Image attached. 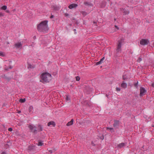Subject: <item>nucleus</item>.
<instances>
[{"label":"nucleus","mask_w":154,"mask_h":154,"mask_svg":"<svg viewBox=\"0 0 154 154\" xmlns=\"http://www.w3.org/2000/svg\"><path fill=\"white\" fill-rule=\"evenodd\" d=\"M48 21L45 20L42 21L37 26V29L40 32H44L48 31Z\"/></svg>","instance_id":"nucleus-1"},{"label":"nucleus","mask_w":154,"mask_h":154,"mask_svg":"<svg viewBox=\"0 0 154 154\" xmlns=\"http://www.w3.org/2000/svg\"><path fill=\"white\" fill-rule=\"evenodd\" d=\"M41 79L40 82L44 84L49 82L51 79V75L47 72L42 73L40 75Z\"/></svg>","instance_id":"nucleus-2"},{"label":"nucleus","mask_w":154,"mask_h":154,"mask_svg":"<svg viewBox=\"0 0 154 154\" xmlns=\"http://www.w3.org/2000/svg\"><path fill=\"white\" fill-rule=\"evenodd\" d=\"M28 128L30 130V132L33 134H37V130L36 129V127L32 125H29Z\"/></svg>","instance_id":"nucleus-3"},{"label":"nucleus","mask_w":154,"mask_h":154,"mask_svg":"<svg viewBox=\"0 0 154 154\" xmlns=\"http://www.w3.org/2000/svg\"><path fill=\"white\" fill-rule=\"evenodd\" d=\"M36 148L35 146L30 145L28 147V150L30 153H34L36 152Z\"/></svg>","instance_id":"nucleus-4"},{"label":"nucleus","mask_w":154,"mask_h":154,"mask_svg":"<svg viewBox=\"0 0 154 154\" xmlns=\"http://www.w3.org/2000/svg\"><path fill=\"white\" fill-rule=\"evenodd\" d=\"M140 97H142L143 96L145 95L147 92L145 88L142 87H140Z\"/></svg>","instance_id":"nucleus-5"},{"label":"nucleus","mask_w":154,"mask_h":154,"mask_svg":"<svg viewBox=\"0 0 154 154\" xmlns=\"http://www.w3.org/2000/svg\"><path fill=\"white\" fill-rule=\"evenodd\" d=\"M121 48L117 47V48L115 51V57H118L120 56V54L121 53Z\"/></svg>","instance_id":"nucleus-6"},{"label":"nucleus","mask_w":154,"mask_h":154,"mask_svg":"<svg viewBox=\"0 0 154 154\" xmlns=\"http://www.w3.org/2000/svg\"><path fill=\"white\" fill-rule=\"evenodd\" d=\"M140 43L142 45H148L149 42L148 39H142L140 41Z\"/></svg>","instance_id":"nucleus-7"},{"label":"nucleus","mask_w":154,"mask_h":154,"mask_svg":"<svg viewBox=\"0 0 154 154\" xmlns=\"http://www.w3.org/2000/svg\"><path fill=\"white\" fill-rule=\"evenodd\" d=\"M119 125V120H114V123L113 124V127L116 129L118 128Z\"/></svg>","instance_id":"nucleus-8"},{"label":"nucleus","mask_w":154,"mask_h":154,"mask_svg":"<svg viewBox=\"0 0 154 154\" xmlns=\"http://www.w3.org/2000/svg\"><path fill=\"white\" fill-rule=\"evenodd\" d=\"M124 42V39L123 38H121L120 40L118 41V44L117 45V47L121 48L122 44Z\"/></svg>","instance_id":"nucleus-9"},{"label":"nucleus","mask_w":154,"mask_h":154,"mask_svg":"<svg viewBox=\"0 0 154 154\" xmlns=\"http://www.w3.org/2000/svg\"><path fill=\"white\" fill-rule=\"evenodd\" d=\"M36 128H37V133L38 132H40L42 131L43 130L42 125L39 124H38L37 127H36Z\"/></svg>","instance_id":"nucleus-10"},{"label":"nucleus","mask_w":154,"mask_h":154,"mask_svg":"<svg viewBox=\"0 0 154 154\" xmlns=\"http://www.w3.org/2000/svg\"><path fill=\"white\" fill-rule=\"evenodd\" d=\"M78 6L76 4H72L69 5L68 7L70 9H72L74 8H76Z\"/></svg>","instance_id":"nucleus-11"},{"label":"nucleus","mask_w":154,"mask_h":154,"mask_svg":"<svg viewBox=\"0 0 154 154\" xmlns=\"http://www.w3.org/2000/svg\"><path fill=\"white\" fill-rule=\"evenodd\" d=\"M93 90L92 88L89 87V86H86L85 91H87L88 93H90Z\"/></svg>","instance_id":"nucleus-12"},{"label":"nucleus","mask_w":154,"mask_h":154,"mask_svg":"<svg viewBox=\"0 0 154 154\" xmlns=\"http://www.w3.org/2000/svg\"><path fill=\"white\" fill-rule=\"evenodd\" d=\"M15 47L17 49L19 48H21L22 47V44L21 43H17L15 44L14 45Z\"/></svg>","instance_id":"nucleus-13"},{"label":"nucleus","mask_w":154,"mask_h":154,"mask_svg":"<svg viewBox=\"0 0 154 154\" xmlns=\"http://www.w3.org/2000/svg\"><path fill=\"white\" fill-rule=\"evenodd\" d=\"M106 4V2L105 1H103L101 3L100 6L101 8H103L105 7Z\"/></svg>","instance_id":"nucleus-14"},{"label":"nucleus","mask_w":154,"mask_h":154,"mask_svg":"<svg viewBox=\"0 0 154 154\" xmlns=\"http://www.w3.org/2000/svg\"><path fill=\"white\" fill-rule=\"evenodd\" d=\"M51 125H52L54 127L55 125V123L54 122L51 121L48 122V126H50Z\"/></svg>","instance_id":"nucleus-15"},{"label":"nucleus","mask_w":154,"mask_h":154,"mask_svg":"<svg viewBox=\"0 0 154 154\" xmlns=\"http://www.w3.org/2000/svg\"><path fill=\"white\" fill-rule=\"evenodd\" d=\"M51 7L55 11H58L60 9L59 7L55 5H52Z\"/></svg>","instance_id":"nucleus-16"},{"label":"nucleus","mask_w":154,"mask_h":154,"mask_svg":"<svg viewBox=\"0 0 154 154\" xmlns=\"http://www.w3.org/2000/svg\"><path fill=\"white\" fill-rule=\"evenodd\" d=\"M84 4L87 6H93V4L91 3L90 2H84Z\"/></svg>","instance_id":"nucleus-17"},{"label":"nucleus","mask_w":154,"mask_h":154,"mask_svg":"<svg viewBox=\"0 0 154 154\" xmlns=\"http://www.w3.org/2000/svg\"><path fill=\"white\" fill-rule=\"evenodd\" d=\"M127 84L125 83L124 81H123L122 83L121 84V86L122 88H126L127 87Z\"/></svg>","instance_id":"nucleus-18"},{"label":"nucleus","mask_w":154,"mask_h":154,"mask_svg":"<svg viewBox=\"0 0 154 154\" xmlns=\"http://www.w3.org/2000/svg\"><path fill=\"white\" fill-rule=\"evenodd\" d=\"M122 11L124 14V15L128 14L129 13V11L127 10L125 8L123 9Z\"/></svg>","instance_id":"nucleus-19"},{"label":"nucleus","mask_w":154,"mask_h":154,"mask_svg":"<svg viewBox=\"0 0 154 154\" xmlns=\"http://www.w3.org/2000/svg\"><path fill=\"white\" fill-rule=\"evenodd\" d=\"M125 146V144L124 143H122L118 145V147L119 148H121Z\"/></svg>","instance_id":"nucleus-20"},{"label":"nucleus","mask_w":154,"mask_h":154,"mask_svg":"<svg viewBox=\"0 0 154 154\" xmlns=\"http://www.w3.org/2000/svg\"><path fill=\"white\" fill-rule=\"evenodd\" d=\"M74 121V120L73 119H72L69 122L67 123L66 124V125L67 126H69L70 125H71L73 124V122Z\"/></svg>","instance_id":"nucleus-21"},{"label":"nucleus","mask_w":154,"mask_h":154,"mask_svg":"<svg viewBox=\"0 0 154 154\" xmlns=\"http://www.w3.org/2000/svg\"><path fill=\"white\" fill-rule=\"evenodd\" d=\"M98 136L99 138H100L101 140H103L104 139V136L103 135L100 134L98 135Z\"/></svg>","instance_id":"nucleus-22"},{"label":"nucleus","mask_w":154,"mask_h":154,"mask_svg":"<svg viewBox=\"0 0 154 154\" xmlns=\"http://www.w3.org/2000/svg\"><path fill=\"white\" fill-rule=\"evenodd\" d=\"M33 109V107L32 106H30L28 109L30 113H32Z\"/></svg>","instance_id":"nucleus-23"},{"label":"nucleus","mask_w":154,"mask_h":154,"mask_svg":"<svg viewBox=\"0 0 154 154\" xmlns=\"http://www.w3.org/2000/svg\"><path fill=\"white\" fill-rule=\"evenodd\" d=\"M11 143H10V144H8V143H6L4 145V147L6 149H7V148H8L9 147L11 146Z\"/></svg>","instance_id":"nucleus-24"},{"label":"nucleus","mask_w":154,"mask_h":154,"mask_svg":"<svg viewBox=\"0 0 154 154\" xmlns=\"http://www.w3.org/2000/svg\"><path fill=\"white\" fill-rule=\"evenodd\" d=\"M27 68L28 69L30 68V69H33L35 68V66H32L31 64L29 63H28Z\"/></svg>","instance_id":"nucleus-25"},{"label":"nucleus","mask_w":154,"mask_h":154,"mask_svg":"<svg viewBox=\"0 0 154 154\" xmlns=\"http://www.w3.org/2000/svg\"><path fill=\"white\" fill-rule=\"evenodd\" d=\"M106 129H107L110 130L112 133H113L115 132L114 129L113 128L108 127L106 128Z\"/></svg>","instance_id":"nucleus-26"},{"label":"nucleus","mask_w":154,"mask_h":154,"mask_svg":"<svg viewBox=\"0 0 154 154\" xmlns=\"http://www.w3.org/2000/svg\"><path fill=\"white\" fill-rule=\"evenodd\" d=\"M81 13L83 15V16L84 17L87 14V13L85 11H81Z\"/></svg>","instance_id":"nucleus-27"},{"label":"nucleus","mask_w":154,"mask_h":154,"mask_svg":"<svg viewBox=\"0 0 154 154\" xmlns=\"http://www.w3.org/2000/svg\"><path fill=\"white\" fill-rule=\"evenodd\" d=\"M43 141H41L40 140L39 141L38 144H37V145L38 146H42L44 144L43 143Z\"/></svg>","instance_id":"nucleus-28"},{"label":"nucleus","mask_w":154,"mask_h":154,"mask_svg":"<svg viewBox=\"0 0 154 154\" xmlns=\"http://www.w3.org/2000/svg\"><path fill=\"white\" fill-rule=\"evenodd\" d=\"M122 79L124 80L127 79H128V76L126 75H122Z\"/></svg>","instance_id":"nucleus-29"},{"label":"nucleus","mask_w":154,"mask_h":154,"mask_svg":"<svg viewBox=\"0 0 154 154\" xmlns=\"http://www.w3.org/2000/svg\"><path fill=\"white\" fill-rule=\"evenodd\" d=\"M26 101L25 98L22 99L21 98L19 100V101L21 103H24Z\"/></svg>","instance_id":"nucleus-30"},{"label":"nucleus","mask_w":154,"mask_h":154,"mask_svg":"<svg viewBox=\"0 0 154 154\" xmlns=\"http://www.w3.org/2000/svg\"><path fill=\"white\" fill-rule=\"evenodd\" d=\"M7 8V7L6 6L4 5L1 7V9L4 10H5Z\"/></svg>","instance_id":"nucleus-31"},{"label":"nucleus","mask_w":154,"mask_h":154,"mask_svg":"<svg viewBox=\"0 0 154 154\" xmlns=\"http://www.w3.org/2000/svg\"><path fill=\"white\" fill-rule=\"evenodd\" d=\"M5 55V54L3 52L0 51V56L2 57H4Z\"/></svg>","instance_id":"nucleus-32"},{"label":"nucleus","mask_w":154,"mask_h":154,"mask_svg":"<svg viewBox=\"0 0 154 154\" xmlns=\"http://www.w3.org/2000/svg\"><path fill=\"white\" fill-rule=\"evenodd\" d=\"M6 80H7L8 81H9L11 79V78L10 77H7L5 79Z\"/></svg>","instance_id":"nucleus-33"},{"label":"nucleus","mask_w":154,"mask_h":154,"mask_svg":"<svg viewBox=\"0 0 154 154\" xmlns=\"http://www.w3.org/2000/svg\"><path fill=\"white\" fill-rule=\"evenodd\" d=\"M105 60V57H103L102 58L100 59V60L101 62L102 63L103 62L104 60Z\"/></svg>","instance_id":"nucleus-34"},{"label":"nucleus","mask_w":154,"mask_h":154,"mask_svg":"<svg viewBox=\"0 0 154 154\" xmlns=\"http://www.w3.org/2000/svg\"><path fill=\"white\" fill-rule=\"evenodd\" d=\"M130 2L132 3L137 2L138 0H130Z\"/></svg>","instance_id":"nucleus-35"},{"label":"nucleus","mask_w":154,"mask_h":154,"mask_svg":"<svg viewBox=\"0 0 154 154\" xmlns=\"http://www.w3.org/2000/svg\"><path fill=\"white\" fill-rule=\"evenodd\" d=\"M142 60V58L141 57H139L138 60H137V62H140V61H141Z\"/></svg>","instance_id":"nucleus-36"},{"label":"nucleus","mask_w":154,"mask_h":154,"mask_svg":"<svg viewBox=\"0 0 154 154\" xmlns=\"http://www.w3.org/2000/svg\"><path fill=\"white\" fill-rule=\"evenodd\" d=\"M75 78L77 81H79L80 80V78L79 76H77L75 77Z\"/></svg>","instance_id":"nucleus-37"},{"label":"nucleus","mask_w":154,"mask_h":154,"mask_svg":"<svg viewBox=\"0 0 154 154\" xmlns=\"http://www.w3.org/2000/svg\"><path fill=\"white\" fill-rule=\"evenodd\" d=\"M138 82H137L135 83L134 84V86L136 88H137L138 87Z\"/></svg>","instance_id":"nucleus-38"},{"label":"nucleus","mask_w":154,"mask_h":154,"mask_svg":"<svg viewBox=\"0 0 154 154\" xmlns=\"http://www.w3.org/2000/svg\"><path fill=\"white\" fill-rule=\"evenodd\" d=\"M101 63H102L101 62V61H99L96 63V65H98L100 64H101Z\"/></svg>","instance_id":"nucleus-39"},{"label":"nucleus","mask_w":154,"mask_h":154,"mask_svg":"<svg viewBox=\"0 0 154 154\" xmlns=\"http://www.w3.org/2000/svg\"><path fill=\"white\" fill-rule=\"evenodd\" d=\"M66 100L67 101H69L70 100V99L68 97V96H66Z\"/></svg>","instance_id":"nucleus-40"},{"label":"nucleus","mask_w":154,"mask_h":154,"mask_svg":"<svg viewBox=\"0 0 154 154\" xmlns=\"http://www.w3.org/2000/svg\"><path fill=\"white\" fill-rule=\"evenodd\" d=\"M116 89L117 91H120L121 90L120 88L118 87L116 88Z\"/></svg>","instance_id":"nucleus-41"},{"label":"nucleus","mask_w":154,"mask_h":154,"mask_svg":"<svg viewBox=\"0 0 154 154\" xmlns=\"http://www.w3.org/2000/svg\"><path fill=\"white\" fill-rule=\"evenodd\" d=\"M13 129L11 128H8V130L9 131H12Z\"/></svg>","instance_id":"nucleus-42"},{"label":"nucleus","mask_w":154,"mask_h":154,"mask_svg":"<svg viewBox=\"0 0 154 154\" xmlns=\"http://www.w3.org/2000/svg\"><path fill=\"white\" fill-rule=\"evenodd\" d=\"M4 15V14L2 13H0V17H3Z\"/></svg>","instance_id":"nucleus-43"},{"label":"nucleus","mask_w":154,"mask_h":154,"mask_svg":"<svg viewBox=\"0 0 154 154\" xmlns=\"http://www.w3.org/2000/svg\"><path fill=\"white\" fill-rule=\"evenodd\" d=\"M2 77L5 79H6V78L7 76H6L4 74L2 75Z\"/></svg>","instance_id":"nucleus-44"},{"label":"nucleus","mask_w":154,"mask_h":154,"mask_svg":"<svg viewBox=\"0 0 154 154\" xmlns=\"http://www.w3.org/2000/svg\"><path fill=\"white\" fill-rule=\"evenodd\" d=\"M152 47H154V42L153 41H152Z\"/></svg>","instance_id":"nucleus-45"},{"label":"nucleus","mask_w":154,"mask_h":154,"mask_svg":"<svg viewBox=\"0 0 154 154\" xmlns=\"http://www.w3.org/2000/svg\"><path fill=\"white\" fill-rule=\"evenodd\" d=\"M69 14L68 13H66L64 14V16H65L66 17L69 16Z\"/></svg>","instance_id":"nucleus-46"},{"label":"nucleus","mask_w":154,"mask_h":154,"mask_svg":"<svg viewBox=\"0 0 154 154\" xmlns=\"http://www.w3.org/2000/svg\"><path fill=\"white\" fill-rule=\"evenodd\" d=\"M1 154H7L6 152L4 151H3V152Z\"/></svg>","instance_id":"nucleus-47"},{"label":"nucleus","mask_w":154,"mask_h":154,"mask_svg":"<svg viewBox=\"0 0 154 154\" xmlns=\"http://www.w3.org/2000/svg\"><path fill=\"white\" fill-rule=\"evenodd\" d=\"M91 144L93 146H95L96 145L95 144H94L93 142H92L91 143Z\"/></svg>","instance_id":"nucleus-48"},{"label":"nucleus","mask_w":154,"mask_h":154,"mask_svg":"<svg viewBox=\"0 0 154 154\" xmlns=\"http://www.w3.org/2000/svg\"><path fill=\"white\" fill-rule=\"evenodd\" d=\"M7 143L8 144H10V143H11V142H10V140H7Z\"/></svg>","instance_id":"nucleus-49"},{"label":"nucleus","mask_w":154,"mask_h":154,"mask_svg":"<svg viewBox=\"0 0 154 154\" xmlns=\"http://www.w3.org/2000/svg\"><path fill=\"white\" fill-rule=\"evenodd\" d=\"M54 17V15H51L50 16V18H51V19H52Z\"/></svg>","instance_id":"nucleus-50"},{"label":"nucleus","mask_w":154,"mask_h":154,"mask_svg":"<svg viewBox=\"0 0 154 154\" xmlns=\"http://www.w3.org/2000/svg\"><path fill=\"white\" fill-rule=\"evenodd\" d=\"M151 86L153 88H154V83H152L151 85Z\"/></svg>","instance_id":"nucleus-51"},{"label":"nucleus","mask_w":154,"mask_h":154,"mask_svg":"<svg viewBox=\"0 0 154 154\" xmlns=\"http://www.w3.org/2000/svg\"><path fill=\"white\" fill-rule=\"evenodd\" d=\"M6 12L7 13H10V11L9 10H7L6 11Z\"/></svg>","instance_id":"nucleus-52"},{"label":"nucleus","mask_w":154,"mask_h":154,"mask_svg":"<svg viewBox=\"0 0 154 154\" xmlns=\"http://www.w3.org/2000/svg\"><path fill=\"white\" fill-rule=\"evenodd\" d=\"M8 69L9 68H5V70L6 71H8Z\"/></svg>","instance_id":"nucleus-53"},{"label":"nucleus","mask_w":154,"mask_h":154,"mask_svg":"<svg viewBox=\"0 0 154 154\" xmlns=\"http://www.w3.org/2000/svg\"><path fill=\"white\" fill-rule=\"evenodd\" d=\"M73 31H74V32H75L74 33H75V34H76V32H75V31H76V29H73Z\"/></svg>","instance_id":"nucleus-54"},{"label":"nucleus","mask_w":154,"mask_h":154,"mask_svg":"<svg viewBox=\"0 0 154 154\" xmlns=\"http://www.w3.org/2000/svg\"><path fill=\"white\" fill-rule=\"evenodd\" d=\"M13 67L12 66H9V69H11Z\"/></svg>","instance_id":"nucleus-55"},{"label":"nucleus","mask_w":154,"mask_h":154,"mask_svg":"<svg viewBox=\"0 0 154 154\" xmlns=\"http://www.w3.org/2000/svg\"><path fill=\"white\" fill-rule=\"evenodd\" d=\"M36 38V36H34L33 37V38L34 39H35Z\"/></svg>","instance_id":"nucleus-56"},{"label":"nucleus","mask_w":154,"mask_h":154,"mask_svg":"<svg viewBox=\"0 0 154 154\" xmlns=\"http://www.w3.org/2000/svg\"><path fill=\"white\" fill-rule=\"evenodd\" d=\"M21 112V111H20V110H19V111L18 110V112H17V113H20Z\"/></svg>","instance_id":"nucleus-57"},{"label":"nucleus","mask_w":154,"mask_h":154,"mask_svg":"<svg viewBox=\"0 0 154 154\" xmlns=\"http://www.w3.org/2000/svg\"><path fill=\"white\" fill-rule=\"evenodd\" d=\"M71 19H72V20H75V18H74V17H72V18Z\"/></svg>","instance_id":"nucleus-58"},{"label":"nucleus","mask_w":154,"mask_h":154,"mask_svg":"<svg viewBox=\"0 0 154 154\" xmlns=\"http://www.w3.org/2000/svg\"><path fill=\"white\" fill-rule=\"evenodd\" d=\"M34 43L33 42H32V44L31 45V46H33V45H34Z\"/></svg>","instance_id":"nucleus-59"},{"label":"nucleus","mask_w":154,"mask_h":154,"mask_svg":"<svg viewBox=\"0 0 154 154\" xmlns=\"http://www.w3.org/2000/svg\"><path fill=\"white\" fill-rule=\"evenodd\" d=\"M49 152H50V153H51L53 152L52 151V150H49Z\"/></svg>","instance_id":"nucleus-60"},{"label":"nucleus","mask_w":154,"mask_h":154,"mask_svg":"<svg viewBox=\"0 0 154 154\" xmlns=\"http://www.w3.org/2000/svg\"><path fill=\"white\" fill-rule=\"evenodd\" d=\"M106 97H107V98H109V97H108V94H106Z\"/></svg>","instance_id":"nucleus-61"},{"label":"nucleus","mask_w":154,"mask_h":154,"mask_svg":"<svg viewBox=\"0 0 154 154\" xmlns=\"http://www.w3.org/2000/svg\"><path fill=\"white\" fill-rule=\"evenodd\" d=\"M15 11V9H14V10H13V11Z\"/></svg>","instance_id":"nucleus-62"},{"label":"nucleus","mask_w":154,"mask_h":154,"mask_svg":"<svg viewBox=\"0 0 154 154\" xmlns=\"http://www.w3.org/2000/svg\"><path fill=\"white\" fill-rule=\"evenodd\" d=\"M116 26L118 29H119V28L118 27H117Z\"/></svg>","instance_id":"nucleus-63"},{"label":"nucleus","mask_w":154,"mask_h":154,"mask_svg":"<svg viewBox=\"0 0 154 154\" xmlns=\"http://www.w3.org/2000/svg\"><path fill=\"white\" fill-rule=\"evenodd\" d=\"M93 23H96V22H95L94 21V22H93Z\"/></svg>","instance_id":"nucleus-64"}]
</instances>
